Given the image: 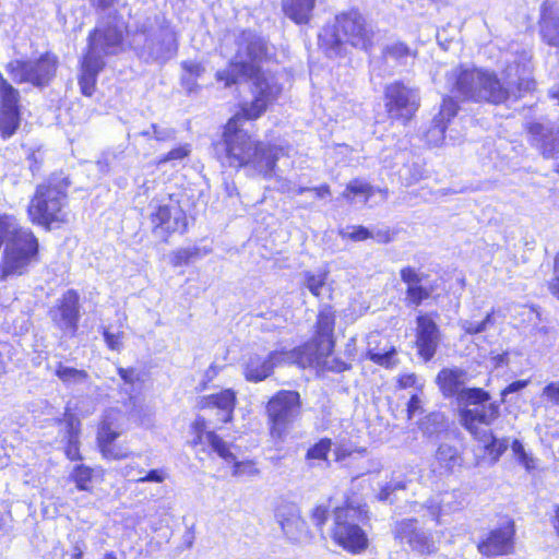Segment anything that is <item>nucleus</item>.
<instances>
[{
    "mask_svg": "<svg viewBox=\"0 0 559 559\" xmlns=\"http://www.w3.org/2000/svg\"><path fill=\"white\" fill-rule=\"evenodd\" d=\"M71 186L72 180L63 170L52 171L37 183L25 210L28 222L46 233L68 227L72 221Z\"/></svg>",
    "mask_w": 559,
    "mask_h": 559,
    "instance_id": "nucleus-1",
    "label": "nucleus"
},
{
    "mask_svg": "<svg viewBox=\"0 0 559 559\" xmlns=\"http://www.w3.org/2000/svg\"><path fill=\"white\" fill-rule=\"evenodd\" d=\"M128 25L119 12L98 21L97 25L88 32L87 49L80 61L78 83L84 96L91 97L96 90L98 74L106 63L96 50L104 55H116L124 50Z\"/></svg>",
    "mask_w": 559,
    "mask_h": 559,
    "instance_id": "nucleus-2",
    "label": "nucleus"
},
{
    "mask_svg": "<svg viewBox=\"0 0 559 559\" xmlns=\"http://www.w3.org/2000/svg\"><path fill=\"white\" fill-rule=\"evenodd\" d=\"M0 281L24 276L40 261L38 236L27 226L17 224L15 216L0 214Z\"/></svg>",
    "mask_w": 559,
    "mask_h": 559,
    "instance_id": "nucleus-3",
    "label": "nucleus"
},
{
    "mask_svg": "<svg viewBox=\"0 0 559 559\" xmlns=\"http://www.w3.org/2000/svg\"><path fill=\"white\" fill-rule=\"evenodd\" d=\"M511 69L510 67L506 71V78L501 80L493 71L460 66L445 74V82L454 97L475 103L502 105L515 95L509 73Z\"/></svg>",
    "mask_w": 559,
    "mask_h": 559,
    "instance_id": "nucleus-4",
    "label": "nucleus"
},
{
    "mask_svg": "<svg viewBox=\"0 0 559 559\" xmlns=\"http://www.w3.org/2000/svg\"><path fill=\"white\" fill-rule=\"evenodd\" d=\"M373 29L358 10H349L337 14L331 24L319 34V45L328 57L341 56L345 44L357 49L369 51L373 46Z\"/></svg>",
    "mask_w": 559,
    "mask_h": 559,
    "instance_id": "nucleus-5",
    "label": "nucleus"
},
{
    "mask_svg": "<svg viewBox=\"0 0 559 559\" xmlns=\"http://www.w3.org/2000/svg\"><path fill=\"white\" fill-rule=\"evenodd\" d=\"M273 46H271L264 38L253 36L247 38V60L250 58L252 62H262L269 60L273 56ZM250 79V92L252 99L247 103V120L259 118L267 108V106L275 99L280 93V87L275 78L267 71H264L260 66L247 62V80Z\"/></svg>",
    "mask_w": 559,
    "mask_h": 559,
    "instance_id": "nucleus-6",
    "label": "nucleus"
},
{
    "mask_svg": "<svg viewBox=\"0 0 559 559\" xmlns=\"http://www.w3.org/2000/svg\"><path fill=\"white\" fill-rule=\"evenodd\" d=\"M60 66L59 57L52 50L41 52L35 59H13L5 64V71L17 83H28L43 88L56 79Z\"/></svg>",
    "mask_w": 559,
    "mask_h": 559,
    "instance_id": "nucleus-7",
    "label": "nucleus"
},
{
    "mask_svg": "<svg viewBox=\"0 0 559 559\" xmlns=\"http://www.w3.org/2000/svg\"><path fill=\"white\" fill-rule=\"evenodd\" d=\"M365 511L359 507L346 504L335 508L333 515L332 538L352 554H360L368 547V537L360 524Z\"/></svg>",
    "mask_w": 559,
    "mask_h": 559,
    "instance_id": "nucleus-8",
    "label": "nucleus"
},
{
    "mask_svg": "<svg viewBox=\"0 0 559 559\" xmlns=\"http://www.w3.org/2000/svg\"><path fill=\"white\" fill-rule=\"evenodd\" d=\"M457 405L463 427L475 437L480 433V425L489 427L500 415L499 403L491 402V395L480 388L463 392Z\"/></svg>",
    "mask_w": 559,
    "mask_h": 559,
    "instance_id": "nucleus-9",
    "label": "nucleus"
},
{
    "mask_svg": "<svg viewBox=\"0 0 559 559\" xmlns=\"http://www.w3.org/2000/svg\"><path fill=\"white\" fill-rule=\"evenodd\" d=\"M300 395L297 391L282 390L267 403L266 412L272 438L283 440L300 415Z\"/></svg>",
    "mask_w": 559,
    "mask_h": 559,
    "instance_id": "nucleus-10",
    "label": "nucleus"
},
{
    "mask_svg": "<svg viewBox=\"0 0 559 559\" xmlns=\"http://www.w3.org/2000/svg\"><path fill=\"white\" fill-rule=\"evenodd\" d=\"M174 194L169 195V203L157 204L150 213L152 234L160 237L165 243L175 235H183L188 231L189 221L186 210L178 200H173Z\"/></svg>",
    "mask_w": 559,
    "mask_h": 559,
    "instance_id": "nucleus-11",
    "label": "nucleus"
},
{
    "mask_svg": "<svg viewBox=\"0 0 559 559\" xmlns=\"http://www.w3.org/2000/svg\"><path fill=\"white\" fill-rule=\"evenodd\" d=\"M385 108L390 119L406 124L420 106L419 91L396 81L389 84L384 91Z\"/></svg>",
    "mask_w": 559,
    "mask_h": 559,
    "instance_id": "nucleus-12",
    "label": "nucleus"
},
{
    "mask_svg": "<svg viewBox=\"0 0 559 559\" xmlns=\"http://www.w3.org/2000/svg\"><path fill=\"white\" fill-rule=\"evenodd\" d=\"M118 413L115 411L106 412L97 426L96 447L102 457L107 461H122L131 454L129 448L118 441L121 435L115 416Z\"/></svg>",
    "mask_w": 559,
    "mask_h": 559,
    "instance_id": "nucleus-13",
    "label": "nucleus"
},
{
    "mask_svg": "<svg viewBox=\"0 0 559 559\" xmlns=\"http://www.w3.org/2000/svg\"><path fill=\"white\" fill-rule=\"evenodd\" d=\"M53 325L64 334L78 335L81 320V297L76 289L70 288L62 293L49 310Z\"/></svg>",
    "mask_w": 559,
    "mask_h": 559,
    "instance_id": "nucleus-14",
    "label": "nucleus"
},
{
    "mask_svg": "<svg viewBox=\"0 0 559 559\" xmlns=\"http://www.w3.org/2000/svg\"><path fill=\"white\" fill-rule=\"evenodd\" d=\"M0 84V136L5 140L16 132L21 123L20 93L4 78Z\"/></svg>",
    "mask_w": 559,
    "mask_h": 559,
    "instance_id": "nucleus-15",
    "label": "nucleus"
},
{
    "mask_svg": "<svg viewBox=\"0 0 559 559\" xmlns=\"http://www.w3.org/2000/svg\"><path fill=\"white\" fill-rule=\"evenodd\" d=\"M394 536L401 543L407 544L419 555H430L437 550L430 533L423 530L415 519H405L394 525Z\"/></svg>",
    "mask_w": 559,
    "mask_h": 559,
    "instance_id": "nucleus-16",
    "label": "nucleus"
},
{
    "mask_svg": "<svg viewBox=\"0 0 559 559\" xmlns=\"http://www.w3.org/2000/svg\"><path fill=\"white\" fill-rule=\"evenodd\" d=\"M245 116L237 112L226 122L223 132V142L228 165L234 168L245 166Z\"/></svg>",
    "mask_w": 559,
    "mask_h": 559,
    "instance_id": "nucleus-17",
    "label": "nucleus"
},
{
    "mask_svg": "<svg viewBox=\"0 0 559 559\" xmlns=\"http://www.w3.org/2000/svg\"><path fill=\"white\" fill-rule=\"evenodd\" d=\"M514 521L507 519L498 527L492 528L477 548L487 557L509 555L514 550Z\"/></svg>",
    "mask_w": 559,
    "mask_h": 559,
    "instance_id": "nucleus-18",
    "label": "nucleus"
},
{
    "mask_svg": "<svg viewBox=\"0 0 559 559\" xmlns=\"http://www.w3.org/2000/svg\"><path fill=\"white\" fill-rule=\"evenodd\" d=\"M531 144L545 158H554L559 154V127L550 120L531 121L526 124Z\"/></svg>",
    "mask_w": 559,
    "mask_h": 559,
    "instance_id": "nucleus-19",
    "label": "nucleus"
},
{
    "mask_svg": "<svg viewBox=\"0 0 559 559\" xmlns=\"http://www.w3.org/2000/svg\"><path fill=\"white\" fill-rule=\"evenodd\" d=\"M416 346L419 356L429 361L435 356L440 343V330L429 314H420L416 319Z\"/></svg>",
    "mask_w": 559,
    "mask_h": 559,
    "instance_id": "nucleus-20",
    "label": "nucleus"
},
{
    "mask_svg": "<svg viewBox=\"0 0 559 559\" xmlns=\"http://www.w3.org/2000/svg\"><path fill=\"white\" fill-rule=\"evenodd\" d=\"M459 105L453 96L443 98L440 110L431 121V126L425 133L426 142L431 146H440L445 139V130L451 119L457 115Z\"/></svg>",
    "mask_w": 559,
    "mask_h": 559,
    "instance_id": "nucleus-21",
    "label": "nucleus"
},
{
    "mask_svg": "<svg viewBox=\"0 0 559 559\" xmlns=\"http://www.w3.org/2000/svg\"><path fill=\"white\" fill-rule=\"evenodd\" d=\"M191 433L193 436L190 444L195 448L204 443L206 438L212 451L218 454L219 457L227 462H234L235 456L230 452L229 445L215 432L206 430V420L202 416H197L192 421Z\"/></svg>",
    "mask_w": 559,
    "mask_h": 559,
    "instance_id": "nucleus-22",
    "label": "nucleus"
},
{
    "mask_svg": "<svg viewBox=\"0 0 559 559\" xmlns=\"http://www.w3.org/2000/svg\"><path fill=\"white\" fill-rule=\"evenodd\" d=\"M283 155L284 150L282 147L257 143L250 159H247V166L250 165L264 178H271L277 176L275 173V163Z\"/></svg>",
    "mask_w": 559,
    "mask_h": 559,
    "instance_id": "nucleus-23",
    "label": "nucleus"
},
{
    "mask_svg": "<svg viewBox=\"0 0 559 559\" xmlns=\"http://www.w3.org/2000/svg\"><path fill=\"white\" fill-rule=\"evenodd\" d=\"M335 316L331 306H323L318 314L316 324V354L318 356L329 355L334 346L333 332Z\"/></svg>",
    "mask_w": 559,
    "mask_h": 559,
    "instance_id": "nucleus-24",
    "label": "nucleus"
},
{
    "mask_svg": "<svg viewBox=\"0 0 559 559\" xmlns=\"http://www.w3.org/2000/svg\"><path fill=\"white\" fill-rule=\"evenodd\" d=\"M276 519L283 533L292 540H300L307 536V524L294 506L278 508Z\"/></svg>",
    "mask_w": 559,
    "mask_h": 559,
    "instance_id": "nucleus-25",
    "label": "nucleus"
},
{
    "mask_svg": "<svg viewBox=\"0 0 559 559\" xmlns=\"http://www.w3.org/2000/svg\"><path fill=\"white\" fill-rule=\"evenodd\" d=\"M467 373L459 368H444L437 376V383L445 397L455 396L457 404L463 392L468 391L465 386Z\"/></svg>",
    "mask_w": 559,
    "mask_h": 559,
    "instance_id": "nucleus-26",
    "label": "nucleus"
},
{
    "mask_svg": "<svg viewBox=\"0 0 559 559\" xmlns=\"http://www.w3.org/2000/svg\"><path fill=\"white\" fill-rule=\"evenodd\" d=\"M463 493L460 490L445 491L425 503L429 515L438 520L442 514H449L463 507Z\"/></svg>",
    "mask_w": 559,
    "mask_h": 559,
    "instance_id": "nucleus-27",
    "label": "nucleus"
},
{
    "mask_svg": "<svg viewBox=\"0 0 559 559\" xmlns=\"http://www.w3.org/2000/svg\"><path fill=\"white\" fill-rule=\"evenodd\" d=\"M235 405L236 393L231 389H225L201 397L198 407L200 409L217 408L223 413V421L227 423L231 419Z\"/></svg>",
    "mask_w": 559,
    "mask_h": 559,
    "instance_id": "nucleus-28",
    "label": "nucleus"
},
{
    "mask_svg": "<svg viewBox=\"0 0 559 559\" xmlns=\"http://www.w3.org/2000/svg\"><path fill=\"white\" fill-rule=\"evenodd\" d=\"M104 477V471L102 467L94 468L87 464L79 463L75 464L70 474L69 481L74 484L78 491L93 492L95 483L102 481Z\"/></svg>",
    "mask_w": 559,
    "mask_h": 559,
    "instance_id": "nucleus-29",
    "label": "nucleus"
},
{
    "mask_svg": "<svg viewBox=\"0 0 559 559\" xmlns=\"http://www.w3.org/2000/svg\"><path fill=\"white\" fill-rule=\"evenodd\" d=\"M317 0H283L282 9L284 14L296 24H308Z\"/></svg>",
    "mask_w": 559,
    "mask_h": 559,
    "instance_id": "nucleus-30",
    "label": "nucleus"
},
{
    "mask_svg": "<svg viewBox=\"0 0 559 559\" xmlns=\"http://www.w3.org/2000/svg\"><path fill=\"white\" fill-rule=\"evenodd\" d=\"M539 34L544 43L559 48V15L544 9L539 21Z\"/></svg>",
    "mask_w": 559,
    "mask_h": 559,
    "instance_id": "nucleus-31",
    "label": "nucleus"
},
{
    "mask_svg": "<svg viewBox=\"0 0 559 559\" xmlns=\"http://www.w3.org/2000/svg\"><path fill=\"white\" fill-rule=\"evenodd\" d=\"M245 76V60L238 55L231 59L223 70L215 73L217 82L223 83L225 87L238 84Z\"/></svg>",
    "mask_w": 559,
    "mask_h": 559,
    "instance_id": "nucleus-32",
    "label": "nucleus"
},
{
    "mask_svg": "<svg viewBox=\"0 0 559 559\" xmlns=\"http://www.w3.org/2000/svg\"><path fill=\"white\" fill-rule=\"evenodd\" d=\"M436 461L438 462L443 473L450 474L453 472L455 466H460L462 457L455 447L447 443H442L436 451ZM442 474V472H440Z\"/></svg>",
    "mask_w": 559,
    "mask_h": 559,
    "instance_id": "nucleus-33",
    "label": "nucleus"
},
{
    "mask_svg": "<svg viewBox=\"0 0 559 559\" xmlns=\"http://www.w3.org/2000/svg\"><path fill=\"white\" fill-rule=\"evenodd\" d=\"M211 252L210 248H179L171 252L170 264L174 267L187 265L195 259H199Z\"/></svg>",
    "mask_w": 559,
    "mask_h": 559,
    "instance_id": "nucleus-34",
    "label": "nucleus"
},
{
    "mask_svg": "<svg viewBox=\"0 0 559 559\" xmlns=\"http://www.w3.org/2000/svg\"><path fill=\"white\" fill-rule=\"evenodd\" d=\"M383 57L388 60H393L401 66L407 64L409 59L416 57L414 52L406 44L397 41L385 46L383 49Z\"/></svg>",
    "mask_w": 559,
    "mask_h": 559,
    "instance_id": "nucleus-35",
    "label": "nucleus"
},
{
    "mask_svg": "<svg viewBox=\"0 0 559 559\" xmlns=\"http://www.w3.org/2000/svg\"><path fill=\"white\" fill-rule=\"evenodd\" d=\"M182 69L181 84L191 92L197 86V80L205 72L201 62L186 60L180 64Z\"/></svg>",
    "mask_w": 559,
    "mask_h": 559,
    "instance_id": "nucleus-36",
    "label": "nucleus"
},
{
    "mask_svg": "<svg viewBox=\"0 0 559 559\" xmlns=\"http://www.w3.org/2000/svg\"><path fill=\"white\" fill-rule=\"evenodd\" d=\"M477 438L485 443L486 450L493 460H498L509 447L508 439H498L487 430H484L481 435L479 433Z\"/></svg>",
    "mask_w": 559,
    "mask_h": 559,
    "instance_id": "nucleus-37",
    "label": "nucleus"
},
{
    "mask_svg": "<svg viewBox=\"0 0 559 559\" xmlns=\"http://www.w3.org/2000/svg\"><path fill=\"white\" fill-rule=\"evenodd\" d=\"M493 314L495 310L492 309L490 312L486 314V317L481 321L465 319L461 320L459 324L466 334H480L486 332L490 326L495 324Z\"/></svg>",
    "mask_w": 559,
    "mask_h": 559,
    "instance_id": "nucleus-38",
    "label": "nucleus"
},
{
    "mask_svg": "<svg viewBox=\"0 0 559 559\" xmlns=\"http://www.w3.org/2000/svg\"><path fill=\"white\" fill-rule=\"evenodd\" d=\"M55 376L63 383L85 381L88 378L85 370L68 367L62 362L56 365Z\"/></svg>",
    "mask_w": 559,
    "mask_h": 559,
    "instance_id": "nucleus-39",
    "label": "nucleus"
},
{
    "mask_svg": "<svg viewBox=\"0 0 559 559\" xmlns=\"http://www.w3.org/2000/svg\"><path fill=\"white\" fill-rule=\"evenodd\" d=\"M191 154V145L189 143H183L178 146L173 147L167 153L160 155L156 162V166L166 165L174 162H180L188 158Z\"/></svg>",
    "mask_w": 559,
    "mask_h": 559,
    "instance_id": "nucleus-40",
    "label": "nucleus"
},
{
    "mask_svg": "<svg viewBox=\"0 0 559 559\" xmlns=\"http://www.w3.org/2000/svg\"><path fill=\"white\" fill-rule=\"evenodd\" d=\"M373 187L370 186L368 182L354 179L352 180L347 186L346 189L343 192V197L346 199H350V195H364L365 202L368 201V199L373 194Z\"/></svg>",
    "mask_w": 559,
    "mask_h": 559,
    "instance_id": "nucleus-41",
    "label": "nucleus"
},
{
    "mask_svg": "<svg viewBox=\"0 0 559 559\" xmlns=\"http://www.w3.org/2000/svg\"><path fill=\"white\" fill-rule=\"evenodd\" d=\"M304 285L309 289V292L317 298L322 296V292L325 288V274H312L311 272H305L304 274Z\"/></svg>",
    "mask_w": 559,
    "mask_h": 559,
    "instance_id": "nucleus-42",
    "label": "nucleus"
},
{
    "mask_svg": "<svg viewBox=\"0 0 559 559\" xmlns=\"http://www.w3.org/2000/svg\"><path fill=\"white\" fill-rule=\"evenodd\" d=\"M332 441L328 438L321 439L314 445L308 449L307 460L326 461L328 454L331 450Z\"/></svg>",
    "mask_w": 559,
    "mask_h": 559,
    "instance_id": "nucleus-43",
    "label": "nucleus"
},
{
    "mask_svg": "<svg viewBox=\"0 0 559 559\" xmlns=\"http://www.w3.org/2000/svg\"><path fill=\"white\" fill-rule=\"evenodd\" d=\"M58 423L64 424L66 438L80 437L82 426L81 420L69 409L63 413V417L59 419Z\"/></svg>",
    "mask_w": 559,
    "mask_h": 559,
    "instance_id": "nucleus-44",
    "label": "nucleus"
},
{
    "mask_svg": "<svg viewBox=\"0 0 559 559\" xmlns=\"http://www.w3.org/2000/svg\"><path fill=\"white\" fill-rule=\"evenodd\" d=\"M429 296L430 292L419 283L407 287L405 300L408 305L417 307Z\"/></svg>",
    "mask_w": 559,
    "mask_h": 559,
    "instance_id": "nucleus-45",
    "label": "nucleus"
},
{
    "mask_svg": "<svg viewBox=\"0 0 559 559\" xmlns=\"http://www.w3.org/2000/svg\"><path fill=\"white\" fill-rule=\"evenodd\" d=\"M63 453L69 461L81 462L83 460V454L81 451L80 437L66 438Z\"/></svg>",
    "mask_w": 559,
    "mask_h": 559,
    "instance_id": "nucleus-46",
    "label": "nucleus"
},
{
    "mask_svg": "<svg viewBox=\"0 0 559 559\" xmlns=\"http://www.w3.org/2000/svg\"><path fill=\"white\" fill-rule=\"evenodd\" d=\"M141 136L153 139L157 142H167L174 139L175 130L162 129L157 123H152L150 130L142 131Z\"/></svg>",
    "mask_w": 559,
    "mask_h": 559,
    "instance_id": "nucleus-47",
    "label": "nucleus"
},
{
    "mask_svg": "<svg viewBox=\"0 0 559 559\" xmlns=\"http://www.w3.org/2000/svg\"><path fill=\"white\" fill-rule=\"evenodd\" d=\"M102 335L106 343V346L110 350L119 352L123 346L124 332L119 329L117 332L112 333L107 328L102 329Z\"/></svg>",
    "mask_w": 559,
    "mask_h": 559,
    "instance_id": "nucleus-48",
    "label": "nucleus"
},
{
    "mask_svg": "<svg viewBox=\"0 0 559 559\" xmlns=\"http://www.w3.org/2000/svg\"><path fill=\"white\" fill-rule=\"evenodd\" d=\"M340 235L342 238H347L353 241H364L373 236V230L368 229L365 226H352L345 230H341Z\"/></svg>",
    "mask_w": 559,
    "mask_h": 559,
    "instance_id": "nucleus-49",
    "label": "nucleus"
},
{
    "mask_svg": "<svg viewBox=\"0 0 559 559\" xmlns=\"http://www.w3.org/2000/svg\"><path fill=\"white\" fill-rule=\"evenodd\" d=\"M515 95L512 96L511 100H518L523 96L524 93L531 92L535 88V81L530 76L519 75L518 80H512Z\"/></svg>",
    "mask_w": 559,
    "mask_h": 559,
    "instance_id": "nucleus-50",
    "label": "nucleus"
},
{
    "mask_svg": "<svg viewBox=\"0 0 559 559\" xmlns=\"http://www.w3.org/2000/svg\"><path fill=\"white\" fill-rule=\"evenodd\" d=\"M272 359H273V356H270V359L264 360L263 364L261 365L260 370L252 369V368L250 370H247V376H246L247 381L258 382V381H262L263 379L269 377L271 374V372L273 370V366H274V364L272 362Z\"/></svg>",
    "mask_w": 559,
    "mask_h": 559,
    "instance_id": "nucleus-51",
    "label": "nucleus"
},
{
    "mask_svg": "<svg viewBox=\"0 0 559 559\" xmlns=\"http://www.w3.org/2000/svg\"><path fill=\"white\" fill-rule=\"evenodd\" d=\"M395 348L391 346L389 349H385L383 352H376L374 349H369L368 356L373 362L380 366L390 367L393 365V358L395 356Z\"/></svg>",
    "mask_w": 559,
    "mask_h": 559,
    "instance_id": "nucleus-52",
    "label": "nucleus"
},
{
    "mask_svg": "<svg viewBox=\"0 0 559 559\" xmlns=\"http://www.w3.org/2000/svg\"><path fill=\"white\" fill-rule=\"evenodd\" d=\"M12 361V346L8 342L0 341V378L8 373L9 364Z\"/></svg>",
    "mask_w": 559,
    "mask_h": 559,
    "instance_id": "nucleus-53",
    "label": "nucleus"
},
{
    "mask_svg": "<svg viewBox=\"0 0 559 559\" xmlns=\"http://www.w3.org/2000/svg\"><path fill=\"white\" fill-rule=\"evenodd\" d=\"M542 396L546 399L552 406H559V382L548 383L542 392Z\"/></svg>",
    "mask_w": 559,
    "mask_h": 559,
    "instance_id": "nucleus-54",
    "label": "nucleus"
},
{
    "mask_svg": "<svg viewBox=\"0 0 559 559\" xmlns=\"http://www.w3.org/2000/svg\"><path fill=\"white\" fill-rule=\"evenodd\" d=\"M401 280L407 287L421 283L423 276L414 267L405 266L400 271Z\"/></svg>",
    "mask_w": 559,
    "mask_h": 559,
    "instance_id": "nucleus-55",
    "label": "nucleus"
},
{
    "mask_svg": "<svg viewBox=\"0 0 559 559\" xmlns=\"http://www.w3.org/2000/svg\"><path fill=\"white\" fill-rule=\"evenodd\" d=\"M221 368L211 365L205 371L202 381L197 386V392H203L210 388V383L218 376Z\"/></svg>",
    "mask_w": 559,
    "mask_h": 559,
    "instance_id": "nucleus-56",
    "label": "nucleus"
},
{
    "mask_svg": "<svg viewBox=\"0 0 559 559\" xmlns=\"http://www.w3.org/2000/svg\"><path fill=\"white\" fill-rule=\"evenodd\" d=\"M328 515V507L317 506L311 512V521L321 531L326 523Z\"/></svg>",
    "mask_w": 559,
    "mask_h": 559,
    "instance_id": "nucleus-57",
    "label": "nucleus"
},
{
    "mask_svg": "<svg viewBox=\"0 0 559 559\" xmlns=\"http://www.w3.org/2000/svg\"><path fill=\"white\" fill-rule=\"evenodd\" d=\"M166 479V475L162 469H151L144 476L136 479L138 483H157L160 484Z\"/></svg>",
    "mask_w": 559,
    "mask_h": 559,
    "instance_id": "nucleus-58",
    "label": "nucleus"
},
{
    "mask_svg": "<svg viewBox=\"0 0 559 559\" xmlns=\"http://www.w3.org/2000/svg\"><path fill=\"white\" fill-rule=\"evenodd\" d=\"M528 383L530 380H518L510 383L501 391V402L503 403L506 401L508 394L515 393L525 389L528 385Z\"/></svg>",
    "mask_w": 559,
    "mask_h": 559,
    "instance_id": "nucleus-59",
    "label": "nucleus"
},
{
    "mask_svg": "<svg viewBox=\"0 0 559 559\" xmlns=\"http://www.w3.org/2000/svg\"><path fill=\"white\" fill-rule=\"evenodd\" d=\"M379 243H389L393 240V236L389 229H377L371 236Z\"/></svg>",
    "mask_w": 559,
    "mask_h": 559,
    "instance_id": "nucleus-60",
    "label": "nucleus"
},
{
    "mask_svg": "<svg viewBox=\"0 0 559 559\" xmlns=\"http://www.w3.org/2000/svg\"><path fill=\"white\" fill-rule=\"evenodd\" d=\"M305 191H313L316 193V195L320 199H323L331 194V191H330V188L328 185H323V186L316 187V188H299L298 194H301Z\"/></svg>",
    "mask_w": 559,
    "mask_h": 559,
    "instance_id": "nucleus-61",
    "label": "nucleus"
},
{
    "mask_svg": "<svg viewBox=\"0 0 559 559\" xmlns=\"http://www.w3.org/2000/svg\"><path fill=\"white\" fill-rule=\"evenodd\" d=\"M417 377L415 373H405L400 376L397 382L400 388L407 389L416 384Z\"/></svg>",
    "mask_w": 559,
    "mask_h": 559,
    "instance_id": "nucleus-62",
    "label": "nucleus"
},
{
    "mask_svg": "<svg viewBox=\"0 0 559 559\" xmlns=\"http://www.w3.org/2000/svg\"><path fill=\"white\" fill-rule=\"evenodd\" d=\"M420 399L418 397V395L414 394L411 396L408 403H407V412H408V416L412 417L414 416L420 408Z\"/></svg>",
    "mask_w": 559,
    "mask_h": 559,
    "instance_id": "nucleus-63",
    "label": "nucleus"
},
{
    "mask_svg": "<svg viewBox=\"0 0 559 559\" xmlns=\"http://www.w3.org/2000/svg\"><path fill=\"white\" fill-rule=\"evenodd\" d=\"M119 0H92V5L99 11H105L114 8Z\"/></svg>",
    "mask_w": 559,
    "mask_h": 559,
    "instance_id": "nucleus-64",
    "label": "nucleus"
}]
</instances>
